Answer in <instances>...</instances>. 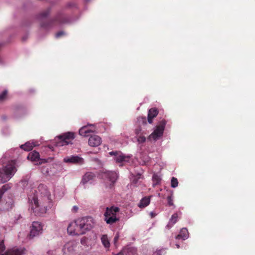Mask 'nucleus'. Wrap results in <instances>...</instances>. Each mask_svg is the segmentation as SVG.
Wrapping results in <instances>:
<instances>
[{
  "label": "nucleus",
  "mask_w": 255,
  "mask_h": 255,
  "mask_svg": "<svg viewBox=\"0 0 255 255\" xmlns=\"http://www.w3.org/2000/svg\"><path fill=\"white\" fill-rule=\"evenodd\" d=\"M38 189V191L41 192L40 194L42 198L38 200L35 195H29L28 201L31 205V209L33 212L40 215L46 213L47 208L51 205V200L50 198V192L45 185L40 184Z\"/></svg>",
  "instance_id": "nucleus-1"
},
{
  "label": "nucleus",
  "mask_w": 255,
  "mask_h": 255,
  "mask_svg": "<svg viewBox=\"0 0 255 255\" xmlns=\"http://www.w3.org/2000/svg\"><path fill=\"white\" fill-rule=\"evenodd\" d=\"M16 170L15 162L9 161L2 168H0V182L4 183L8 181Z\"/></svg>",
  "instance_id": "nucleus-2"
},
{
  "label": "nucleus",
  "mask_w": 255,
  "mask_h": 255,
  "mask_svg": "<svg viewBox=\"0 0 255 255\" xmlns=\"http://www.w3.org/2000/svg\"><path fill=\"white\" fill-rule=\"evenodd\" d=\"M77 223L79 226L78 229L76 231V233L77 234H84L86 231L90 230L94 226L93 219L91 217L78 219L77 220ZM70 228L69 229L70 232L75 233L73 231H71Z\"/></svg>",
  "instance_id": "nucleus-3"
},
{
  "label": "nucleus",
  "mask_w": 255,
  "mask_h": 255,
  "mask_svg": "<svg viewBox=\"0 0 255 255\" xmlns=\"http://www.w3.org/2000/svg\"><path fill=\"white\" fill-rule=\"evenodd\" d=\"M65 20L63 15L61 13H58L54 18L49 20L40 22V26L41 28L49 30L55 26L59 25L64 22Z\"/></svg>",
  "instance_id": "nucleus-4"
},
{
  "label": "nucleus",
  "mask_w": 255,
  "mask_h": 255,
  "mask_svg": "<svg viewBox=\"0 0 255 255\" xmlns=\"http://www.w3.org/2000/svg\"><path fill=\"white\" fill-rule=\"evenodd\" d=\"M119 208L112 206L111 207H107L104 213L105 220L107 224H113L119 221V218H117L116 214L119 212Z\"/></svg>",
  "instance_id": "nucleus-5"
},
{
  "label": "nucleus",
  "mask_w": 255,
  "mask_h": 255,
  "mask_svg": "<svg viewBox=\"0 0 255 255\" xmlns=\"http://www.w3.org/2000/svg\"><path fill=\"white\" fill-rule=\"evenodd\" d=\"M75 138L74 133L68 132L57 136L55 138V144L57 146H61L71 143Z\"/></svg>",
  "instance_id": "nucleus-6"
},
{
  "label": "nucleus",
  "mask_w": 255,
  "mask_h": 255,
  "mask_svg": "<svg viewBox=\"0 0 255 255\" xmlns=\"http://www.w3.org/2000/svg\"><path fill=\"white\" fill-rule=\"evenodd\" d=\"M166 121L165 120H161L158 125L156 127L153 132L148 136V139H153L154 140L158 139L162 136L164 130Z\"/></svg>",
  "instance_id": "nucleus-7"
},
{
  "label": "nucleus",
  "mask_w": 255,
  "mask_h": 255,
  "mask_svg": "<svg viewBox=\"0 0 255 255\" xmlns=\"http://www.w3.org/2000/svg\"><path fill=\"white\" fill-rule=\"evenodd\" d=\"M101 176L103 179L108 180L110 182L109 184V187L110 188L114 186V184L118 178L117 173L111 171L106 170L105 171L101 172Z\"/></svg>",
  "instance_id": "nucleus-8"
},
{
  "label": "nucleus",
  "mask_w": 255,
  "mask_h": 255,
  "mask_svg": "<svg viewBox=\"0 0 255 255\" xmlns=\"http://www.w3.org/2000/svg\"><path fill=\"white\" fill-rule=\"evenodd\" d=\"M42 226L38 222H33L29 236L30 238H33L42 233Z\"/></svg>",
  "instance_id": "nucleus-9"
},
{
  "label": "nucleus",
  "mask_w": 255,
  "mask_h": 255,
  "mask_svg": "<svg viewBox=\"0 0 255 255\" xmlns=\"http://www.w3.org/2000/svg\"><path fill=\"white\" fill-rule=\"evenodd\" d=\"M111 155L115 156V159L117 163H122L124 162H128L130 156H126L120 151H111L109 152Z\"/></svg>",
  "instance_id": "nucleus-10"
},
{
  "label": "nucleus",
  "mask_w": 255,
  "mask_h": 255,
  "mask_svg": "<svg viewBox=\"0 0 255 255\" xmlns=\"http://www.w3.org/2000/svg\"><path fill=\"white\" fill-rule=\"evenodd\" d=\"M63 160L66 163H71L73 164H82L84 163V160L82 158L78 156L74 155L65 157Z\"/></svg>",
  "instance_id": "nucleus-11"
},
{
  "label": "nucleus",
  "mask_w": 255,
  "mask_h": 255,
  "mask_svg": "<svg viewBox=\"0 0 255 255\" xmlns=\"http://www.w3.org/2000/svg\"><path fill=\"white\" fill-rule=\"evenodd\" d=\"M102 142L101 138L97 135H93L90 137L88 140V144L92 147H96L101 144Z\"/></svg>",
  "instance_id": "nucleus-12"
},
{
  "label": "nucleus",
  "mask_w": 255,
  "mask_h": 255,
  "mask_svg": "<svg viewBox=\"0 0 255 255\" xmlns=\"http://www.w3.org/2000/svg\"><path fill=\"white\" fill-rule=\"evenodd\" d=\"M96 175L92 172H87L82 177L81 183L84 185L89 182H91L95 179Z\"/></svg>",
  "instance_id": "nucleus-13"
},
{
  "label": "nucleus",
  "mask_w": 255,
  "mask_h": 255,
  "mask_svg": "<svg viewBox=\"0 0 255 255\" xmlns=\"http://www.w3.org/2000/svg\"><path fill=\"white\" fill-rule=\"evenodd\" d=\"M158 111L156 108H152L149 110L147 117V121L149 124L152 123V120L157 116Z\"/></svg>",
  "instance_id": "nucleus-14"
},
{
  "label": "nucleus",
  "mask_w": 255,
  "mask_h": 255,
  "mask_svg": "<svg viewBox=\"0 0 255 255\" xmlns=\"http://www.w3.org/2000/svg\"><path fill=\"white\" fill-rule=\"evenodd\" d=\"M78 226H78V224L77 223V220H76L75 221V222H72L70 224H69V225H68L67 229V232L70 235H80V234H77L75 232H71L69 230V228L71 227L70 230H71V231H73L74 232H76V231L77 230V229H78Z\"/></svg>",
  "instance_id": "nucleus-15"
},
{
  "label": "nucleus",
  "mask_w": 255,
  "mask_h": 255,
  "mask_svg": "<svg viewBox=\"0 0 255 255\" xmlns=\"http://www.w3.org/2000/svg\"><path fill=\"white\" fill-rule=\"evenodd\" d=\"M93 129H90L88 126H86L82 127L79 131V134L83 136H88V134L90 132H94Z\"/></svg>",
  "instance_id": "nucleus-16"
},
{
  "label": "nucleus",
  "mask_w": 255,
  "mask_h": 255,
  "mask_svg": "<svg viewBox=\"0 0 255 255\" xmlns=\"http://www.w3.org/2000/svg\"><path fill=\"white\" fill-rule=\"evenodd\" d=\"M122 253L127 255H133L136 253V249L133 247H126L122 249Z\"/></svg>",
  "instance_id": "nucleus-17"
},
{
  "label": "nucleus",
  "mask_w": 255,
  "mask_h": 255,
  "mask_svg": "<svg viewBox=\"0 0 255 255\" xmlns=\"http://www.w3.org/2000/svg\"><path fill=\"white\" fill-rule=\"evenodd\" d=\"M39 158V154L38 152L33 151L30 152L28 156L27 159L31 161H38Z\"/></svg>",
  "instance_id": "nucleus-18"
},
{
  "label": "nucleus",
  "mask_w": 255,
  "mask_h": 255,
  "mask_svg": "<svg viewBox=\"0 0 255 255\" xmlns=\"http://www.w3.org/2000/svg\"><path fill=\"white\" fill-rule=\"evenodd\" d=\"M150 201V197H145L140 200L138 204V207L140 208H144L149 204Z\"/></svg>",
  "instance_id": "nucleus-19"
},
{
  "label": "nucleus",
  "mask_w": 255,
  "mask_h": 255,
  "mask_svg": "<svg viewBox=\"0 0 255 255\" xmlns=\"http://www.w3.org/2000/svg\"><path fill=\"white\" fill-rule=\"evenodd\" d=\"M188 236V230L186 228L181 230L180 233L176 237V239H182L185 240Z\"/></svg>",
  "instance_id": "nucleus-20"
},
{
  "label": "nucleus",
  "mask_w": 255,
  "mask_h": 255,
  "mask_svg": "<svg viewBox=\"0 0 255 255\" xmlns=\"http://www.w3.org/2000/svg\"><path fill=\"white\" fill-rule=\"evenodd\" d=\"M101 240L102 244L105 248L109 249L110 248V243L107 235H102L101 238Z\"/></svg>",
  "instance_id": "nucleus-21"
},
{
  "label": "nucleus",
  "mask_w": 255,
  "mask_h": 255,
  "mask_svg": "<svg viewBox=\"0 0 255 255\" xmlns=\"http://www.w3.org/2000/svg\"><path fill=\"white\" fill-rule=\"evenodd\" d=\"M22 252L17 249H12L9 250L5 252V254H1L0 255H21Z\"/></svg>",
  "instance_id": "nucleus-22"
},
{
  "label": "nucleus",
  "mask_w": 255,
  "mask_h": 255,
  "mask_svg": "<svg viewBox=\"0 0 255 255\" xmlns=\"http://www.w3.org/2000/svg\"><path fill=\"white\" fill-rule=\"evenodd\" d=\"M178 215L177 213L173 214L170 219L168 225H167L168 228H170L172 225L175 224L178 220Z\"/></svg>",
  "instance_id": "nucleus-23"
},
{
  "label": "nucleus",
  "mask_w": 255,
  "mask_h": 255,
  "mask_svg": "<svg viewBox=\"0 0 255 255\" xmlns=\"http://www.w3.org/2000/svg\"><path fill=\"white\" fill-rule=\"evenodd\" d=\"M34 146L32 143L27 142L25 144L21 145L20 147L25 151H29L32 150Z\"/></svg>",
  "instance_id": "nucleus-24"
},
{
  "label": "nucleus",
  "mask_w": 255,
  "mask_h": 255,
  "mask_svg": "<svg viewBox=\"0 0 255 255\" xmlns=\"http://www.w3.org/2000/svg\"><path fill=\"white\" fill-rule=\"evenodd\" d=\"M161 179L157 174H154L152 176L153 186L154 187L157 185L160 184Z\"/></svg>",
  "instance_id": "nucleus-25"
},
{
  "label": "nucleus",
  "mask_w": 255,
  "mask_h": 255,
  "mask_svg": "<svg viewBox=\"0 0 255 255\" xmlns=\"http://www.w3.org/2000/svg\"><path fill=\"white\" fill-rule=\"evenodd\" d=\"M10 188V186L9 184H5L2 186V187L0 189V202L1 200L2 197L7 190Z\"/></svg>",
  "instance_id": "nucleus-26"
},
{
  "label": "nucleus",
  "mask_w": 255,
  "mask_h": 255,
  "mask_svg": "<svg viewBox=\"0 0 255 255\" xmlns=\"http://www.w3.org/2000/svg\"><path fill=\"white\" fill-rule=\"evenodd\" d=\"M75 245L76 244L74 242L68 243L64 246V250H66V249H67L69 252H72L74 250L73 248Z\"/></svg>",
  "instance_id": "nucleus-27"
},
{
  "label": "nucleus",
  "mask_w": 255,
  "mask_h": 255,
  "mask_svg": "<svg viewBox=\"0 0 255 255\" xmlns=\"http://www.w3.org/2000/svg\"><path fill=\"white\" fill-rule=\"evenodd\" d=\"M50 13V8H47L46 10L40 13L38 15V18L39 19H42L43 18L46 17L48 15H49Z\"/></svg>",
  "instance_id": "nucleus-28"
},
{
  "label": "nucleus",
  "mask_w": 255,
  "mask_h": 255,
  "mask_svg": "<svg viewBox=\"0 0 255 255\" xmlns=\"http://www.w3.org/2000/svg\"><path fill=\"white\" fill-rule=\"evenodd\" d=\"M7 93V91L5 90L1 94H0V102H3L6 99Z\"/></svg>",
  "instance_id": "nucleus-29"
},
{
  "label": "nucleus",
  "mask_w": 255,
  "mask_h": 255,
  "mask_svg": "<svg viewBox=\"0 0 255 255\" xmlns=\"http://www.w3.org/2000/svg\"><path fill=\"white\" fill-rule=\"evenodd\" d=\"M178 185V181L176 178L172 177L171 180V186L173 188H175Z\"/></svg>",
  "instance_id": "nucleus-30"
},
{
  "label": "nucleus",
  "mask_w": 255,
  "mask_h": 255,
  "mask_svg": "<svg viewBox=\"0 0 255 255\" xmlns=\"http://www.w3.org/2000/svg\"><path fill=\"white\" fill-rule=\"evenodd\" d=\"M137 141L139 143H144L146 140V138L144 136L139 135L137 138Z\"/></svg>",
  "instance_id": "nucleus-31"
},
{
  "label": "nucleus",
  "mask_w": 255,
  "mask_h": 255,
  "mask_svg": "<svg viewBox=\"0 0 255 255\" xmlns=\"http://www.w3.org/2000/svg\"><path fill=\"white\" fill-rule=\"evenodd\" d=\"M168 204L169 206H174L173 200L172 196H168L167 198Z\"/></svg>",
  "instance_id": "nucleus-32"
},
{
  "label": "nucleus",
  "mask_w": 255,
  "mask_h": 255,
  "mask_svg": "<svg viewBox=\"0 0 255 255\" xmlns=\"http://www.w3.org/2000/svg\"><path fill=\"white\" fill-rule=\"evenodd\" d=\"M5 249L4 244V241L2 240L0 242V254H1Z\"/></svg>",
  "instance_id": "nucleus-33"
},
{
  "label": "nucleus",
  "mask_w": 255,
  "mask_h": 255,
  "mask_svg": "<svg viewBox=\"0 0 255 255\" xmlns=\"http://www.w3.org/2000/svg\"><path fill=\"white\" fill-rule=\"evenodd\" d=\"M141 178V175L140 174H137L133 179L132 182L136 184L138 182V180Z\"/></svg>",
  "instance_id": "nucleus-34"
},
{
  "label": "nucleus",
  "mask_w": 255,
  "mask_h": 255,
  "mask_svg": "<svg viewBox=\"0 0 255 255\" xmlns=\"http://www.w3.org/2000/svg\"><path fill=\"white\" fill-rule=\"evenodd\" d=\"M165 253V252L164 250H159L155 253L152 255H162L163 254H164Z\"/></svg>",
  "instance_id": "nucleus-35"
},
{
  "label": "nucleus",
  "mask_w": 255,
  "mask_h": 255,
  "mask_svg": "<svg viewBox=\"0 0 255 255\" xmlns=\"http://www.w3.org/2000/svg\"><path fill=\"white\" fill-rule=\"evenodd\" d=\"M76 3L74 2H69L67 4V7H76Z\"/></svg>",
  "instance_id": "nucleus-36"
},
{
  "label": "nucleus",
  "mask_w": 255,
  "mask_h": 255,
  "mask_svg": "<svg viewBox=\"0 0 255 255\" xmlns=\"http://www.w3.org/2000/svg\"><path fill=\"white\" fill-rule=\"evenodd\" d=\"M119 237H120V236H119V233H117L114 238V243L115 246H116L117 243L118 242V241L119 239Z\"/></svg>",
  "instance_id": "nucleus-37"
},
{
  "label": "nucleus",
  "mask_w": 255,
  "mask_h": 255,
  "mask_svg": "<svg viewBox=\"0 0 255 255\" xmlns=\"http://www.w3.org/2000/svg\"><path fill=\"white\" fill-rule=\"evenodd\" d=\"M63 35H64V32L63 31H59L56 33L55 37L56 38H59Z\"/></svg>",
  "instance_id": "nucleus-38"
},
{
  "label": "nucleus",
  "mask_w": 255,
  "mask_h": 255,
  "mask_svg": "<svg viewBox=\"0 0 255 255\" xmlns=\"http://www.w3.org/2000/svg\"><path fill=\"white\" fill-rule=\"evenodd\" d=\"M141 129L140 127L136 128L135 129V133L136 135H138L141 132Z\"/></svg>",
  "instance_id": "nucleus-39"
},
{
  "label": "nucleus",
  "mask_w": 255,
  "mask_h": 255,
  "mask_svg": "<svg viewBox=\"0 0 255 255\" xmlns=\"http://www.w3.org/2000/svg\"><path fill=\"white\" fill-rule=\"evenodd\" d=\"M39 163L40 164H41L42 163H46L47 162V160H46L45 159H40V158H39Z\"/></svg>",
  "instance_id": "nucleus-40"
},
{
  "label": "nucleus",
  "mask_w": 255,
  "mask_h": 255,
  "mask_svg": "<svg viewBox=\"0 0 255 255\" xmlns=\"http://www.w3.org/2000/svg\"><path fill=\"white\" fill-rule=\"evenodd\" d=\"M78 210V207L77 206H74L72 208V211L73 212H77Z\"/></svg>",
  "instance_id": "nucleus-41"
},
{
  "label": "nucleus",
  "mask_w": 255,
  "mask_h": 255,
  "mask_svg": "<svg viewBox=\"0 0 255 255\" xmlns=\"http://www.w3.org/2000/svg\"><path fill=\"white\" fill-rule=\"evenodd\" d=\"M149 214H150V217L151 218H153L156 215V214L155 213H154L153 212H151Z\"/></svg>",
  "instance_id": "nucleus-42"
},
{
  "label": "nucleus",
  "mask_w": 255,
  "mask_h": 255,
  "mask_svg": "<svg viewBox=\"0 0 255 255\" xmlns=\"http://www.w3.org/2000/svg\"><path fill=\"white\" fill-rule=\"evenodd\" d=\"M142 122L143 123H146V119L145 118H142Z\"/></svg>",
  "instance_id": "nucleus-43"
},
{
  "label": "nucleus",
  "mask_w": 255,
  "mask_h": 255,
  "mask_svg": "<svg viewBox=\"0 0 255 255\" xmlns=\"http://www.w3.org/2000/svg\"><path fill=\"white\" fill-rule=\"evenodd\" d=\"M176 248H177V249H179V247H180L179 245V244H176Z\"/></svg>",
  "instance_id": "nucleus-44"
},
{
  "label": "nucleus",
  "mask_w": 255,
  "mask_h": 255,
  "mask_svg": "<svg viewBox=\"0 0 255 255\" xmlns=\"http://www.w3.org/2000/svg\"><path fill=\"white\" fill-rule=\"evenodd\" d=\"M86 2H89L90 0H85Z\"/></svg>",
  "instance_id": "nucleus-45"
}]
</instances>
